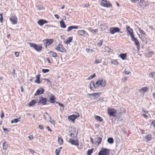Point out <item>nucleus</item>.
Returning <instances> with one entry per match:
<instances>
[{
	"mask_svg": "<svg viewBox=\"0 0 155 155\" xmlns=\"http://www.w3.org/2000/svg\"><path fill=\"white\" fill-rule=\"evenodd\" d=\"M78 33L84 37L85 36L88 35V34L84 30H79L78 31Z\"/></svg>",
	"mask_w": 155,
	"mask_h": 155,
	"instance_id": "obj_13",
	"label": "nucleus"
},
{
	"mask_svg": "<svg viewBox=\"0 0 155 155\" xmlns=\"http://www.w3.org/2000/svg\"><path fill=\"white\" fill-rule=\"evenodd\" d=\"M103 42V40H99V42L97 43V44L100 46H101L102 45Z\"/></svg>",
	"mask_w": 155,
	"mask_h": 155,
	"instance_id": "obj_48",
	"label": "nucleus"
},
{
	"mask_svg": "<svg viewBox=\"0 0 155 155\" xmlns=\"http://www.w3.org/2000/svg\"><path fill=\"white\" fill-rule=\"evenodd\" d=\"M51 56L53 57L56 58L57 57V54L55 52L53 51L50 52Z\"/></svg>",
	"mask_w": 155,
	"mask_h": 155,
	"instance_id": "obj_33",
	"label": "nucleus"
},
{
	"mask_svg": "<svg viewBox=\"0 0 155 155\" xmlns=\"http://www.w3.org/2000/svg\"><path fill=\"white\" fill-rule=\"evenodd\" d=\"M42 72L44 73H46L48 72L49 71V70L48 69H43L42 70Z\"/></svg>",
	"mask_w": 155,
	"mask_h": 155,
	"instance_id": "obj_46",
	"label": "nucleus"
},
{
	"mask_svg": "<svg viewBox=\"0 0 155 155\" xmlns=\"http://www.w3.org/2000/svg\"><path fill=\"white\" fill-rule=\"evenodd\" d=\"M127 80V79L126 77H124V78H123L122 80V81L124 82H125Z\"/></svg>",
	"mask_w": 155,
	"mask_h": 155,
	"instance_id": "obj_62",
	"label": "nucleus"
},
{
	"mask_svg": "<svg viewBox=\"0 0 155 155\" xmlns=\"http://www.w3.org/2000/svg\"><path fill=\"white\" fill-rule=\"evenodd\" d=\"M140 39L142 41H144L146 43H147V40L146 38L144 37L141 35V38Z\"/></svg>",
	"mask_w": 155,
	"mask_h": 155,
	"instance_id": "obj_38",
	"label": "nucleus"
},
{
	"mask_svg": "<svg viewBox=\"0 0 155 155\" xmlns=\"http://www.w3.org/2000/svg\"><path fill=\"white\" fill-rule=\"evenodd\" d=\"M126 53L122 54L120 55V57L122 60H124L126 57Z\"/></svg>",
	"mask_w": 155,
	"mask_h": 155,
	"instance_id": "obj_36",
	"label": "nucleus"
},
{
	"mask_svg": "<svg viewBox=\"0 0 155 155\" xmlns=\"http://www.w3.org/2000/svg\"><path fill=\"white\" fill-rule=\"evenodd\" d=\"M54 16L55 17L57 18V19H59L60 18V16L59 15H57V14H55L54 15Z\"/></svg>",
	"mask_w": 155,
	"mask_h": 155,
	"instance_id": "obj_61",
	"label": "nucleus"
},
{
	"mask_svg": "<svg viewBox=\"0 0 155 155\" xmlns=\"http://www.w3.org/2000/svg\"><path fill=\"white\" fill-rule=\"evenodd\" d=\"M56 49L58 51L63 52L66 51V49L61 44H58L56 47Z\"/></svg>",
	"mask_w": 155,
	"mask_h": 155,
	"instance_id": "obj_10",
	"label": "nucleus"
},
{
	"mask_svg": "<svg viewBox=\"0 0 155 155\" xmlns=\"http://www.w3.org/2000/svg\"><path fill=\"white\" fill-rule=\"evenodd\" d=\"M37 8L40 11L42 8V6L41 5H38L37 6Z\"/></svg>",
	"mask_w": 155,
	"mask_h": 155,
	"instance_id": "obj_54",
	"label": "nucleus"
},
{
	"mask_svg": "<svg viewBox=\"0 0 155 155\" xmlns=\"http://www.w3.org/2000/svg\"><path fill=\"white\" fill-rule=\"evenodd\" d=\"M62 148V147H61L56 150L55 153L57 155H58L59 154L60 151Z\"/></svg>",
	"mask_w": 155,
	"mask_h": 155,
	"instance_id": "obj_32",
	"label": "nucleus"
},
{
	"mask_svg": "<svg viewBox=\"0 0 155 155\" xmlns=\"http://www.w3.org/2000/svg\"><path fill=\"white\" fill-rule=\"evenodd\" d=\"M9 20L11 22L12 24L15 25L17 24L18 21V18L17 17L14 15H12L9 18Z\"/></svg>",
	"mask_w": 155,
	"mask_h": 155,
	"instance_id": "obj_8",
	"label": "nucleus"
},
{
	"mask_svg": "<svg viewBox=\"0 0 155 155\" xmlns=\"http://www.w3.org/2000/svg\"><path fill=\"white\" fill-rule=\"evenodd\" d=\"M95 76V73H93L92 75L89 76L88 78V79L89 80H91Z\"/></svg>",
	"mask_w": 155,
	"mask_h": 155,
	"instance_id": "obj_41",
	"label": "nucleus"
},
{
	"mask_svg": "<svg viewBox=\"0 0 155 155\" xmlns=\"http://www.w3.org/2000/svg\"><path fill=\"white\" fill-rule=\"evenodd\" d=\"M139 5L140 7L144 8L147 5L145 2L144 1V0H140Z\"/></svg>",
	"mask_w": 155,
	"mask_h": 155,
	"instance_id": "obj_15",
	"label": "nucleus"
},
{
	"mask_svg": "<svg viewBox=\"0 0 155 155\" xmlns=\"http://www.w3.org/2000/svg\"><path fill=\"white\" fill-rule=\"evenodd\" d=\"M138 30L139 32L143 35H145V33L142 30L140 29V28H138Z\"/></svg>",
	"mask_w": 155,
	"mask_h": 155,
	"instance_id": "obj_45",
	"label": "nucleus"
},
{
	"mask_svg": "<svg viewBox=\"0 0 155 155\" xmlns=\"http://www.w3.org/2000/svg\"><path fill=\"white\" fill-rule=\"evenodd\" d=\"M155 74V72H153L150 73L149 74V76L150 77H151L153 78L154 75Z\"/></svg>",
	"mask_w": 155,
	"mask_h": 155,
	"instance_id": "obj_49",
	"label": "nucleus"
},
{
	"mask_svg": "<svg viewBox=\"0 0 155 155\" xmlns=\"http://www.w3.org/2000/svg\"><path fill=\"white\" fill-rule=\"evenodd\" d=\"M8 147V145L5 142L3 144V149L5 150L7 149Z\"/></svg>",
	"mask_w": 155,
	"mask_h": 155,
	"instance_id": "obj_29",
	"label": "nucleus"
},
{
	"mask_svg": "<svg viewBox=\"0 0 155 155\" xmlns=\"http://www.w3.org/2000/svg\"><path fill=\"white\" fill-rule=\"evenodd\" d=\"M110 151L109 149L102 147L101 148V150L99 152L98 155H108Z\"/></svg>",
	"mask_w": 155,
	"mask_h": 155,
	"instance_id": "obj_2",
	"label": "nucleus"
},
{
	"mask_svg": "<svg viewBox=\"0 0 155 155\" xmlns=\"http://www.w3.org/2000/svg\"><path fill=\"white\" fill-rule=\"evenodd\" d=\"M72 40V37H70L67 38L66 41H64V44H69Z\"/></svg>",
	"mask_w": 155,
	"mask_h": 155,
	"instance_id": "obj_22",
	"label": "nucleus"
},
{
	"mask_svg": "<svg viewBox=\"0 0 155 155\" xmlns=\"http://www.w3.org/2000/svg\"><path fill=\"white\" fill-rule=\"evenodd\" d=\"M151 125L153 126V127L155 128V120H153L151 123Z\"/></svg>",
	"mask_w": 155,
	"mask_h": 155,
	"instance_id": "obj_58",
	"label": "nucleus"
},
{
	"mask_svg": "<svg viewBox=\"0 0 155 155\" xmlns=\"http://www.w3.org/2000/svg\"><path fill=\"white\" fill-rule=\"evenodd\" d=\"M121 110L122 111L121 112H120L121 113L125 114L126 113V110L124 108H122L121 109Z\"/></svg>",
	"mask_w": 155,
	"mask_h": 155,
	"instance_id": "obj_53",
	"label": "nucleus"
},
{
	"mask_svg": "<svg viewBox=\"0 0 155 155\" xmlns=\"http://www.w3.org/2000/svg\"><path fill=\"white\" fill-rule=\"evenodd\" d=\"M105 24L103 23H102L101 24H100V26L101 27V29L102 30H103L102 29V28L105 26Z\"/></svg>",
	"mask_w": 155,
	"mask_h": 155,
	"instance_id": "obj_51",
	"label": "nucleus"
},
{
	"mask_svg": "<svg viewBox=\"0 0 155 155\" xmlns=\"http://www.w3.org/2000/svg\"><path fill=\"white\" fill-rule=\"evenodd\" d=\"M47 21L45 20L42 19L39 20L38 21V24L40 26H42L45 24L47 23Z\"/></svg>",
	"mask_w": 155,
	"mask_h": 155,
	"instance_id": "obj_17",
	"label": "nucleus"
},
{
	"mask_svg": "<svg viewBox=\"0 0 155 155\" xmlns=\"http://www.w3.org/2000/svg\"><path fill=\"white\" fill-rule=\"evenodd\" d=\"M100 93H94L88 94V95L90 96H92L93 97H94L95 98H98L100 96Z\"/></svg>",
	"mask_w": 155,
	"mask_h": 155,
	"instance_id": "obj_23",
	"label": "nucleus"
},
{
	"mask_svg": "<svg viewBox=\"0 0 155 155\" xmlns=\"http://www.w3.org/2000/svg\"><path fill=\"white\" fill-rule=\"evenodd\" d=\"M101 62V60L98 59H96L94 62V63L97 64Z\"/></svg>",
	"mask_w": 155,
	"mask_h": 155,
	"instance_id": "obj_42",
	"label": "nucleus"
},
{
	"mask_svg": "<svg viewBox=\"0 0 155 155\" xmlns=\"http://www.w3.org/2000/svg\"><path fill=\"white\" fill-rule=\"evenodd\" d=\"M50 122L52 124H55V121L54 120L50 121Z\"/></svg>",
	"mask_w": 155,
	"mask_h": 155,
	"instance_id": "obj_64",
	"label": "nucleus"
},
{
	"mask_svg": "<svg viewBox=\"0 0 155 155\" xmlns=\"http://www.w3.org/2000/svg\"><path fill=\"white\" fill-rule=\"evenodd\" d=\"M108 142L109 143H114V141L112 137H109L107 139Z\"/></svg>",
	"mask_w": 155,
	"mask_h": 155,
	"instance_id": "obj_31",
	"label": "nucleus"
},
{
	"mask_svg": "<svg viewBox=\"0 0 155 155\" xmlns=\"http://www.w3.org/2000/svg\"><path fill=\"white\" fill-rule=\"evenodd\" d=\"M78 26H72L69 27L67 30L68 32H69L72 30L73 29H77L78 28Z\"/></svg>",
	"mask_w": 155,
	"mask_h": 155,
	"instance_id": "obj_20",
	"label": "nucleus"
},
{
	"mask_svg": "<svg viewBox=\"0 0 155 155\" xmlns=\"http://www.w3.org/2000/svg\"><path fill=\"white\" fill-rule=\"evenodd\" d=\"M116 113L117 110L114 108H108L107 109V113L110 116L115 117Z\"/></svg>",
	"mask_w": 155,
	"mask_h": 155,
	"instance_id": "obj_3",
	"label": "nucleus"
},
{
	"mask_svg": "<svg viewBox=\"0 0 155 155\" xmlns=\"http://www.w3.org/2000/svg\"><path fill=\"white\" fill-rule=\"evenodd\" d=\"M73 115V116H74V119H75L77 118V117H79V115L78 114V116L77 115Z\"/></svg>",
	"mask_w": 155,
	"mask_h": 155,
	"instance_id": "obj_57",
	"label": "nucleus"
},
{
	"mask_svg": "<svg viewBox=\"0 0 155 155\" xmlns=\"http://www.w3.org/2000/svg\"><path fill=\"white\" fill-rule=\"evenodd\" d=\"M56 102L57 104H58L59 106H60L63 108H64V106L63 104H62L60 103H59L58 102Z\"/></svg>",
	"mask_w": 155,
	"mask_h": 155,
	"instance_id": "obj_50",
	"label": "nucleus"
},
{
	"mask_svg": "<svg viewBox=\"0 0 155 155\" xmlns=\"http://www.w3.org/2000/svg\"><path fill=\"white\" fill-rule=\"evenodd\" d=\"M39 128L41 130H43L44 129V127H43L42 125H39Z\"/></svg>",
	"mask_w": 155,
	"mask_h": 155,
	"instance_id": "obj_60",
	"label": "nucleus"
},
{
	"mask_svg": "<svg viewBox=\"0 0 155 155\" xmlns=\"http://www.w3.org/2000/svg\"><path fill=\"white\" fill-rule=\"evenodd\" d=\"M132 3H136L137 2L139 1V0H130Z\"/></svg>",
	"mask_w": 155,
	"mask_h": 155,
	"instance_id": "obj_56",
	"label": "nucleus"
},
{
	"mask_svg": "<svg viewBox=\"0 0 155 155\" xmlns=\"http://www.w3.org/2000/svg\"><path fill=\"white\" fill-rule=\"evenodd\" d=\"M68 119L70 120H71L72 121H74V116L73 115L70 116L68 117Z\"/></svg>",
	"mask_w": 155,
	"mask_h": 155,
	"instance_id": "obj_44",
	"label": "nucleus"
},
{
	"mask_svg": "<svg viewBox=\"0 0 155 155\" xmlns=\"http://www.w3.org/2000/svg\"><path fill=\"white\" fill-rule=\"evenodd\" d=\"M86 51L88 53H92L93 51V50L89 48H87L86 49Z\"/></svg>",
	"mask_w": 155,
	"mask_h": 155,
	"instance_id": "obj_47",
	"label": "nucleus"
},
{
	"mask_svg": "<svg viewBox=\"0 0 155 155\" xmlns=\"http://www.w3.org/2000/svg\"><path fill=\"white\" fill-rule=\"evenodd\" d=\"M44 92V90L42 88H40L35 93V95L37 96L39 95L43 94Z\"/></svg>",
	"mask_w": 155,
	"mask_h": 155,
	"instance_id": "obj_14",
	"label": "nucleus"
},
{
	"mask_svg": "<svg viewBox=\"0 0 155 155\" xmlns=\"http://www.w3.org/2000/svg\"><path fill=\"white\" fill-rule=\"evenodd\" d=\"M111 63L114 65H117L118 64V62L116 60L113 61Z\"/></svg>",
	"mask_w": 155,
	"mask_h": 155,
	"instance_id": "obj_52",
	"label": "nucleus"
},
{
	"mask_svg": "<svg viewBox=\"0 0 155 155\" xmlns=\"http://www.w3.org/2000/svg\"><path fill=\"white\" fill-rule=\"evenodd\" d=\"M148 89V88L146 87H143L142 89H139V91L140 92H143V93H145L147 91Z\"/></svg>",
	"mask_w": 155,
	"mask_h": 155,
	"instance_id": "obj_26",
	"label": "nucleus"
},
{
	"mask_svg": "<svg viewBox=\"0 0 155 155\" xmlns=\"http://www.w3.org/2000/svg\"><path fill=\"white\" fill-rule=\"evenodd\" d=\"M28 44L29 45L30 47L33 48L38 52L41 51L42 49V47L41 45L30 42H29Z\"/></svg>",
	"mask_w": 155,
	"mask_h": 155,
	"instance_id": "obj_1",
	"label": "nucleus"
},
{
	"mask_svg": "<svg viewBox=\"0 0 155 155\" xmlns=\"http://www.w3.org/2000/svg\"><path fill=\"white\" fill-rule=\"evenodd\" d=\"M96 86L94 85V81H91L90 84V88L91 90H94L96 88Z\"/></svg>",
	"mask_w": 155,
	"mask_h": 155,
	"instance_id": "obj_18",
	"label": "nucleus"
},
{
	"mask_svg": "<svg viewBox=\"0 0 155 155\" xmlns=\"http://www.w3.org/2000/svg\"><path fill=\"white\" fill-rule=\"evenodd\" d=\"M55 97L53 95H51L49 98V102L51 103H53L55 102Z\"/></svg>",
	"mask_w": 155,
	"mask_h": 155,
	"instance_id": "obj_19",
	"label": "nucleus"
},
{
	"mask_svg": "<svg viewBox=\"0 0 155 155\" xmlns=\"http://www.w3.org/2000/svg\"><path fill=\"white\" fill-rule=\"evenodd\" d=\"M93 149H91L90 150H89L87 151V155H91V154L92 153L93 151Z\"/></svg>",
	"mask_w": 155,
	"mask_h": 155,
	"instance_id": "obj_40",
	"label": "nucleus"
},
{
	"mask_svg": "<svg viewBox=\"0 0 155 155\" xmlns=\"http://www.w3.org/2000/svg\"><path fill=\"white\" fill-rule=\"evenodd\" d=\"M131 40L134 41L137 46V50H139L140 49V44L139 43L138 40L135 38L134 36L133 37H131Z\"/></svg>",
	"mask_w": 155,
	"mask_h": 155,
	"instance_id": "obj_6",
	"label": "nucleus"
},
{
	"mask_svg": "<svg viewBox=\"0 0 155 155\" xmlns=\"http://www.w3.org/2000/svg\"><path fill=\"white\" fill-rule=\"evenodd\" d=\"M44 43H45L46 46H48L53 42V41L51 39H47L44 41Z\"/></svg>",
	"mask_w": 155,
	"mask_h": 155,
	"instance_id": "obj_16",
	"label": "nucleus"
},
{
	"mask_svg": "<svg viewBox=\"0 0 155 155\" xmlns=\"http://www.w3.org/2000/svg\"><path fill=\"white\" fill-rule=\"evenodd\" d=\"M15 55L16 57H18L19 55V53L18 52H15Z\"/></svg>",
	"mask_w": 155,
	"mask_h": 155,
	"instance_id": "obj_55",
	"label": "nucleus"
},
{
	"mask_svg": "<svg viewBox=\"0 0 155 155\" xmlns=\"http://www.w3.org/2000/svg\"><path fill=\"white\" fill-rule=\"evenodd\" d=\"M40 75H38L36 76V77L37 78V80L35 81V82L38 84H40L41 83V82L40 81Z\"/></svg>",
	"mask_w": 155,
	"mask_h": 155,
	"instance_id": "obj_28",
	"label": "nucleus"
},
{
	"mask_svg": "<svg viewBox=\"0 0 155 155\" xmlns=\"http://www.w3.org/2000/svg\"><path fill=\"white\" fill-rule=\"evenodd\" d=\"M60 26L61 28H64L66 27V25L65 23L63 20L60 21Z\"/></svg>",
	"mask_w": 155,
	"mask_h": 155,
	"instance_id": "obj_25",
	"label": "nucleus"
},
{
	"mask_svg": "<svg viewBox=\"0 0 155 155\" xmlns=\"http://www.w3.org/2000/svg\"><path fill=\"white\" fill-rule=\"evenodd\" d=\"M58 141L60 145H61L63 143V139L61 138H58Z\"/></svg>",
	"mask_w": 155,
	"mask_h": 155,
	"instance_id": "obj_37",
	"label": "nucleus"
},
{
	"mask_svg": "<svg viewBox=\"0 0 155 155\" xmlns=\"http://www.w3.org/2000/svg\"><path fill=\"white\" fill-rule=\"evenodd\" d=\"M101 140L102 138L100 137H97L95 139V141L97 143L98 145H99L100 144L101 141Z\"/></svg>",
	"mask_w": 155,
	"mask_h": 155,
	"instance_id": "obj_21",
	"label": "nucleus"
},
{
	"mask_svg": "<svg viewBox=\"0 0 155 155\" xmlns=\"http://www.w3.org/2000/svg\"><path fill=\"white\" fill-rule=\"evenodd\" d=\"M110 33L112 34H114L116 32H119L120 30L118 27L110 28L109 29Z\"/></svg>",
	"mask_w": 155,
	"mask_h": 155,
	"instance_id": "obj_9",
	"label": "nucleus"
},
{
	"mask_svg": "<svg viewBox=\"0 0 155 155\" xmlns=\"http://www.w3.org/2000/svg\"><path fill=\"white\" fill-rule=\"evenodd\" d=\"M124 72L125 74L127 75L130 73V71L129 69L126 68L124 70Z\"/></svg>",
	"mask_w": 155,
	"mask_h": 155,
	"instance_id": "obj_35",
	"label": "nucleus"
},
{
	"mask_svg": "<svg viewBox=\"0 0 155 155\" xmlns=\"http://www.w3.org/2000/svg\"><path fill=\"white\" fill-rule=\"evenodd\" d=\"M77 134H78V132H75V134H73L72 133H71L70 134V136L71 137H76L77 136Z\"/></svg>",
	"mask_w": 155,
	"mask_h": 155,
	"instance_id": "obj_39",
	"label": "nucleus"
},
{
	"mask_svg": "<svg viewBox=\"0 0 155 155\" xmlns=\"http://www.w3.org/2000/svg\"><path fill=\"white\" fill-rule=\"evenodd\" d=\"M126 30L127 31V32L129 33V34L131 38L132 37H133L134 35L133 34V29L132 28H130L129 26H127Z\"/></svg>",
	"mask_w": 155,
	"mask_h": 155,
	"instance_id": "obj_12",
	"label": "nucleus"
},
{
	"mask_svg": "<svg viewBox=\"0 0 155 155\" xmlns=\"http://www.w3.org/2000/svg\"><path fill=\"white\" fill-rule=\"evenodd\" d=\"M47 99L46 98L41 97H39V101L37 102L38 104H41L42 105H45L46 104Z\"/></svg>",
	"mask_w": 155,
	"mask_h": 155,
	"instance_id": "obj_7",
	"label": "nucleus"
},
{
	"mask_svg": "<svg viewBox=\"0 0 155 155\" xmlns=\"http://www.w3.org/2000/svg\"><path fill=\"white\" fill-rule=\"evenodd\" d=\"M47 128L48 129V130L50 132H51L52 131L51 129H50V127L49 126H48L47 127Z\"/></svg>",
	"mask_w": 155,
	"mask_h": 155,
	"instance_id": "obj_63",
	"label": "nucleus"
},
{
	"mask_svg": "<svg viewBox=\"0 0 155 155\" xmlns=\"http://www.w3.org/2000/svg\"><path fill=\"white\" fill-rule=\"evenodd\" d=\"M36 103L35 101L34 100H32L31 102H30L28 104V105L29 106H32L33 105H34Z\"/></svg>",
	"mask_w": 155,
	"mask_h": 155,
	"instance_id": "obj_30",
	"label": "nucleus"
},
{
	"mask_svg": "<svg viewBox=\"0 0 155 155\" xmlns=\"http://www.w3.org/2000/svg\"><path fill=\"white\" fill-rule=\"evenodd\" d=\"M20 120H19L18 118L15 119L14 120L11 121V123H16L18 121H19Z\"/></svg>",
	"mask_w": 155,
	"mask_h": 155,
	"instance_id": "obj_43",
	"label": "nucleus"
},
{
	"mask_svg": "<svg viewBox=\"0 0 155 155\" xmlns=\"http://www.w3.org/2000/svg\"><path fill=\"white\" fill-rule=\"evenodd\" d=\"M95 85L97 86L101 85L102 87H104L106 85V82L105 81L103 80V79L100 78L98 79L96 82Z\"/></svg>",
	"mask_w": 155,
	"mask_h": 155,
	"instance_id": "obj_4",
	"label": "nucleus"
},
{
	"mask_svg": "<svg viewBox=\"0 0 155 155\" xmlns=\"http://www.w3.org/2000/svg\"><path fill=\"white\" fill-rule=\"evenodd\" d=\"M44 118L46 120H48V118H49L50 119V120H51V117L48 115L47 113L45 112L44 114Z\"/></svg>",
	"mask_w": 155,
	"mask_h": 155,
	"instance_id": "obj_27",
	"label": "nucleus"
},
{
	"mask_svg": "<svg viewBox=\"0 0 155 155\" xmlns=\"http://www.w3.org/2000/svg\"><path fill=\"white\" fill-rule=\"evenodd\" d=\"M101 5L106 7H109L111 6V4L106 0H102L101 2Z\"/></svg>",
	"mask_w": 155,
	"mask_h": 155,
	"instance_id": "obj_5",
	"label": "nucleus"
},
{
	"mask_svg": "<svg viewBox=\"0 0 155 155\" xmlns=\"http://www.w3.org/2000/svg\"><path fill=\"white\" fill-rule=\"evenodd\" d=\"M28 138L30 140H31L33 138V137L32 135H30L28 137Z\"/></svg>",
	"mask_w": 155,
	"mask_h": 155,
	"instance_id": "obj_59",
	"label": "nucleus"
},
{
	"mask_svg": "<svg viewBox=\"0 0 155 155\" xmlns=\"http://www.w3.org/2000/svg\"><path fill=\"white\" fill-rule=\"evenodd\" d=\"M95 119L97 121H100V122H102L103 120V119L101 117L99 116H96L95 117Z\"/></svg>",
	"mask_w": 155,
	"mask_h": 155,
	"instance_id": "obj_34",
	"label": "nucleus"
},
{
	"mask_svg": "<svg viewBox=\"0 0 155 155\" xmlns=\"http://www.w3.org/2000/svg\"><path fill=\"white\" fill-rule=\"evenodd\" d=\"M145 138L147 141H150L151 140L152 137L150 134H148L145 137Z\"/></svg>",
	"mask_w": 155,
	"mask_h": 155,
	"instance_id": "obj_24",
	"label": "nucleus"
},
{
	"mask_svg": "<svg viewBox=\"0 0 155 155\" xmlns=\"http://www.w3.org/2000/svg\"><path fill=\"white\" fill-rule=\"evenodd\" d=\"M68 142L72 145H74L77 146H78L79 145V141L78 140H74L72 139H70Z\"/></svg>",
	"mask_w": 155,
	"mask_h": 155,
	"instance_id": "obj_11",
	"label": "nucleus"
}]
</instances>
